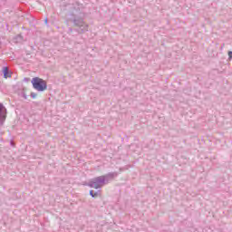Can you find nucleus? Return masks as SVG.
<instances>
[{
  "label": "nucleus",
  "instance_id": "ddd939ff",
  "mask_svg": "<svg viewBox=\"0 0 232 232\" xmlns=\"http://www.w3.org/2000/svg\"><path fill=\"white\" fill-rule=\"evenodd\" d=\"M45 23H48V19H45Z\"/></svg>",
  "mask_w": 232,
  "mask_h": 232
},
{
  "label": "nucleus",
  "instance_id": "9b49d317",
  "mask_svg": "<svg viewBox=\"0 0 232 232\" xmlns=\"http://www.w3.org/2000/svg\"><path fill=\"white\" fill-rule=\"evenodd\" d=\"M69 32H73V29L70 28V29H69Z\"/></svg>",
  "mask_w": 232,
  "mask_h": 232
},
{
  "label": "nucleus",
  "instance_id": "6e6552de",
  "mask_svg": "<svg viewBox=\"0 0 232 232\" xmlns=\"http://www.w3.org/2000/svg\"><path fill=\"white\" fill-rule=\"evenodd\" d=\"M22 97H24L25 100L28 99V96L26 95V93L24 92V89L22 92Z\"/></svg>",
  "mask_w": 232,
  "mask_h": 232
},
{
  "label": "nucleus",
  "instance_id": "9d476101",
  "mask_svg": "<svg viewBox=\"0 0 232 232\" xmlns=\"http://www.w3.org/2000/svg\"><path fill=\"white\" fill-rule=\"evenodd\" d=\"M31 97H32V99H35L37 97V93L31 92Z\"/></svg>",
  "mask_w": 232,
  "mask_h": 232
},
{
  "label": "nucleus",
  "instance_id": "20e7f679",
  "mask_svg": "<svg viewBox=\"0 0 232 232\" xmlns=\"http://www.w3.org/2000/svg\"><path fill=\"white\" fill-rule=\"evenodd\" d=\"M119 175V173L117 172H109L105 175L102 176V179H104V184H109L110 181L113 180V179H115V177H117Z\"/></svg>",
  "mask_w": 232,
  "mask_h": 232
},
{
  "label": "nucleus",
  "instance_id": "1a4fd4ad",
  "mask_svg": "<svg viewBox=\"0 0 232 232\" xmlns=\"http://www.w3.org/2000/svg\"><path fill=\"white\" fill-rule=\"evenodd\" d=\"M228 61H231L232 59V51H228Z\"/></svg>",
  "mask_w": 232,
  "mask_h": 232
},
{
  "label": "nucleus",
  "instance_id": "39448f33",
  "mask_svg": "<svg viewBox=\"0 0 232 232\" xmlns=\"http://www.w3.org/2000/svg\"><path fill=\"white\" fill-rule=\"evenodd\" d=\"M6 121V108L3 103H0V124Z\"/></svg>",
  "mask_w": 232,
  "mask_h": 232
},
{
  "label": "nucleus",
  "instance_id": "7ed1b4c3",
  "mask_svg": "<svg viewBox=\"0 0 232 232\" xmlns=\"http://www.w3.org/2000/svg\"><path fill=\"white\" fill-rule=\"evenodd\" d=\"M88 186L89 188H92L93 189H101V188H103L105 186L104 178H102V176H99L94 179H92L88 182Z\"/></svg>",
  "mask_w": 232,
  "mask_h": 232
},
{
  "label": "nucleus",
  "instance_id": "0eeeda50",
  "mask_svg": "<svg viewBox=\"0 0 232 232\" xmlns=\"http://www.w3.org/2000/svg\"><path fill=\"white\" fill-rule=\"evenodd\" d=\"M90 195L92 197V198H96V197H99L98 192H94L93 190H90Z\"/></svg>",
  "mask_w": 232,
  "mask_h": 232
},
{
  "label": "nucleus",
  "instance_id": "4468645a",
  "mask_svg": "<svg viewBox=\"0 0 232 232\" xmlns=\"http://www.w3.org/2000/svg\"><path fill=\"white\" fill-rule=\"evenodd\" d=\"M18 38L21 39V35H18Z\"/></svg>",
  "mask_w": 232,
  "mask_h": 232
},
{
  "label": "nucleus",
  "instance_id": "f03ea898",
  "mask_svg": "<svg viewBox=\"0 0 232 232\" xmlns=\"http://www.w3.org/2000/svg\"><path fill=\"white\" fill-rule=\"evenodd\" d=\"M31 82L34 90H37V92H44L48 88V84L46 83V81L39 77L33 78Z\"/></svg>",
  "mask_w": 232,
  "mask_h": 232
},
{
  "label": "nucleus",
  "instance_id": "f257e3e1",
  "mask_svg": "<svg viewBox=\"0 0 232 232\" xmlns=\"http://www.w3.org/2000/svg\"><path fill=\"white\" fill-rule=\"evenodd\" d=\"M68 21L73 24L74 31L78 34H86L88 32L90 25L84 22L83 18L72 14Z\"/></svg>",
  "mask_w": 232,
  "mask_h": 232
},
{
  "label": "nucleus",
  "instance_id": "f8f14e48",
  "mask_svg": "<svg viewBox=\"0 0 232 232\" xmlns=\"http://www.w3.org/2000/svg\"><path fill=\"white\" fill-rule=\"evenodd\" d=\"M11 146H14V141H11Z\"/></svg>",
  "mask_w": 232,
  "mask_h": 232
},
{
  "label": "nucleus",
  "instance_id": "423d86ee",
  "mask_svg": "<svg viewBox=\"0 0 232 232\" xmlns=\"http://www.w3.org/2000/svg\"><path fill=\"white\" fill-rule=\"evenodd\" d=\"M3 72H4L5 79H8V77H12V74L10 73V70L8 69V67H4Z\"/></svg>",
  "mask_w": 232,
  "mask_h": 232
}]
</instances>
